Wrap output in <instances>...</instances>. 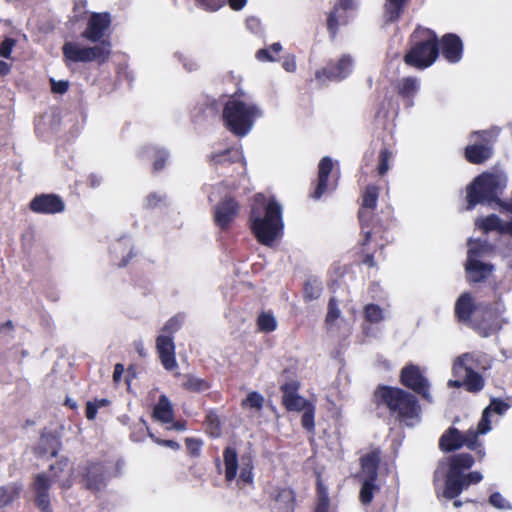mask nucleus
I'll return each mask as SVG.
<instances>
[{"label": "nucleus", "mask_w": 512, "mask_h": 512, "mask_svg": "<svg viewBox=\"0 0 512 512\" xmlns=\"http://www.w3.org/2000/svg\"><path fill=\"white\" fill-rule=\"evenodd\" d=\"M463 489H466L462 474H457L449 471L446 477V486L444 490V497L452 499L457 497Z\"/></svg>", "instance_id": "nucleus-25"}, {"label": "nucleus", "mask_w": 512, "mask_h": 512, "mask_svg": "<svg viewBox=\"0 0 512 512\" xmlns=\"http://www.w3.org/2000/svg\"><path fill=\"white\" fill-rule=\"evenodd\" d=\"M455 311L460 320H468L471 317L476 320L480 308L474 305L470 294L465 293L457 300Z\"/></svg>", "instance_id": "nucleus-22"}, {"label": "nucleus", "mask_w": 512, "mask_h": 512, "mask_svg": "<svg viewBox=\"0 0 512 512\" xmlns=\"http://www.w3.org/2000/svg\"><path fill=\"white\" fill-rule=\"evenodd\" d=\"M409 0H386L384 18L386 22H395L401 16Z\"/></svg>", "instance_id": "nucleus-30"}, {"label": "nucleus", "mask_w": 512, "mask_h": 512, "mask_svg": "<svg viewBox=\"0 0 512 512\" xmlns=\"http://www.w3.org/2000/svg\"><path fill=\"white\" fill-rule=\"evenodd\" d=\"M83 478L88 489L98 491L105 485V475L103 467L99 464H93L83 469Z\"/></svg>", "instance_id": "nucleus-21"}, {"label": "nucleus", "mask_w": 512, "mask_h": 512, "mask_svg": "<svg viewBox=\"0 0 512 512\" xmlns=\"http://www.w3.org/2000/svg\"><path fill=\"white\" fill-rule=\"evenodd\" d=\"M86 0H75L74 1V10L76 13L75 17L77 18L76 20H79L82 18V16L86 13Z\"/></svg>", "instance_id": "nucleus-56"}, {"label": "nucleus", "mask_w": 512, "mask_h": 512, "mask_svg": "<svg viewBox=\"0 0 512 512\" xmlns=\"http://www.w3.org/2000/svg\"><path fill=\"white\" fill-rule=\"evenodd\" d=\"M252 469H253V465H252L251 458L248 456L242 457L239 480L246 484L252 483V481H253Z\"/></svg>", "instance_id": "nucleus-37"}, {"label": "nucleus", "mask_w": 512, "mask_h": 512, "mask_svg": "<svg viewBox=\"0 0 512 512\" xmlns=\"http://www.w3.org/2000/svg\"><path fill=\"white\" fill-rule=\"evenodd\" d=\"M97 410V404L93 402H88L86 405V417L89 420H93L96 417Z\"/></svg>", "instance_id": "nucleus-59"}, {"label": "nucleus", "mask_w": 512, "mask_h": 512, "mask_svg": "<svg viewBox=\"0 0 512 512\" xmlns=\"http://www.w3.org/2000/svg\"><path fill=\"white\" fill-rule=\"evenodd\" d=\"M124 373V366L120 363H117L114 367L113 380L115 382H119Z\"/></svg>", "instance_id": "nucleus-60"}, {"label": "nucleus", "mask_w": 512, "mask_h": 512, "mask_svg": "<svg viewBox=\"0 0 512 512\" xmlns=\"http://www.w3.org/2000/svg\"><path fill=\"white\" fill-rule=\"evenodd\" d=\"M392 156V153L388 151V149H383L380 153V164H379V174L383 175L389 170V160Z\"/></svg>", "instance_id": "nucleus-51"}, {"label": "nucleus", "mask_w": 512, "mask_h": 512, "mask_svg": "<svg viewBox=\"0 0 512 512\" xmlns=\"http://www.w3.org/2000/svg\"><path fill=\"white\" fill-rule=\"evenodd\" d=\"M21 487L13 484L0 489V502L9 504L19 496Z\"/></svg>", "instance_id": "nucleus-38"}, {"label": "nucleus", "mask_w": 512, "mask_h": 512, "mask_svg": "<svg viewBox=\"0 0 512 512\" xmlns=\"http://www.w3.org/2000/svg\"><path fill=\"white\" fill-rule=\"evenodd\" d=\"M488 133H474L473 143L468 145L465 150L466 158L471 163H482L491 156V147L487 140Z\"/></svg>", "instance_id": "nucleus-12"}, {"label": "nucleus", "mask_w": 512, "mask_h": 512, "mask_svg": "<svg viewBox=\"0 0 512 512\" xmlns=\"http://www.w3.org/2000/svg\"><path fill=\"white\" fill-rule=\"evenodd\" d=\"M71 476L72 466L68 460H62L55 465H51L49 475L45 473L36 475L34 481L36 503L42 511L49 512L48 490L51 482H58L62 489L67 490L72 486Z\"/></svg>", "instance_id": "nucleus-4"}, {"label": "nucleus", "mask_w": 512, "mask_h": 512, "mask_svg": "<svg viewBox=\"0 0 512 512\" xmlns=\"http://www.w3.org/2000/svg\"><path fill=\"white\" fill-rule=\"evenodd\" d=\"M510 408V404L501 399L493 398L490 404L484 409L482 418L478 423V433L486 434L491 430V413L503 415Z\"/></svg>", "instance_id": "nucleus-18"}, {"label": "nucleus", "mask_w": 512, "mask_h": 512, "mask_svg": "<svg viewBox=\"0 0 512 512\" xmlns=\"http://www.w3.org/2000/svg\"><path fill=\"white\" fill-rule=\"evenodd\" d=\"M64 61L69 63L78 62H106L111 55V45L109 41H102L99 45L85 46L78 42L68 41L62 47Z\"/></svg>", "instance_id": "nucleus-6"}, {"label": "nucleus", "mask_w": 512, "mask_h": 512, "mask_svg": "<svg viewBox=\"0 0 512 512\" xmlns=\"http://www.w3.org/2000/svg\"><path fill=\"white\" fill-rule=\"evenodd\" d=\"M299 384L296 381H290L281 386L283 393V404L289 411L303 412L312 404L297 393Z\"/></svg>", "instance_id": "nucleus-13"}, {"label": "nucleus", "mask_w": 512, "mask_h": 512, "mask_svg": "<svg viewBox=\"0 0 512 512\" xmlns=\"http://www.w3.org/2000/svg\"><path fill=\"white\" fill-rule=\"evenodd\" d=\"M164 203H165L164 195H160L158 193H151L146 197L144 205L147 208H156V207H160Z\"/></svg>", "instance_id": "nucleus-49"}, {"label": "nucleus", "mask_w": 512, "mask_h": 512, "mask_svg": "<svg viewBox=\"0 0 512 512\" xmlns=\"http://www.w3.org/2000/svg\"><path fill=\"white\" fill-rule=\"evenodd\" d=\"M154 417L163 422L169 423L173 419V409L169 399L165 395H161L158 404L154 408Z\"/></svg>", "instance_id": "nucleus-27"}, {"label": "nucleus", "mask_w": 512, "mask_h": 512, "mask_svg": "<svg viewBox=\"0 0 512 512\" xmlns=\"http://www.w3.org/2000/svg\"><path fill=\"white\" fill-rule=\"evenodd\" d=\"M380 490V485L377 480L371 478L362 479V486L359 493L360 502L363 505H368L372 502L374 495Z\"/></svg>", "instance_id": "nucleus-26"}, {"label": "nucleus", "mask_w": 512, "mask_h": 512, "mask_svg": "<svg viewBox=\"0 0 512 512\" xmlns=\"http://www.w3.org/2000/svg\"><path fill=\"white\" fill-rule=\"evenodd\" d=\"M425 41L415 45L404 57L405 62L413 67L423 69L431 66L438 57L437 36L433 31H427Z\"/></svg>", "instance_id": "nucleus-8"}, {"label": "nucleus", "mask_w": 512, "mask_h": 512, "mask_svg": "<svg viewBox=\"0 0 512 512\" xmlns=\"http://www.w3.org/2000/svg\"><path fill=\"white\" fill-rule=\"evenodd\" d=\"M476 226L482 229L484 232H488L491 230H509L512 232V222L509 224V227L505 228L502 224L500 219L495 215H490L486 218L477 219L476 220Z\"/></svg>", "instance_id": "nucleus-33"}, {"label": "nucleus", "mask_w": 512, "mask_h": 512, "mask_svg": "<svg viewBox=\"0 0 512 512\" xmlns=\"http://www.w3.org/2000/svg\"><path fill=\"white\" fill-rule=\"evenodd\" d=\"M58 440L52 435L43 434L40 439V448L43 454L56 455Z\"/></svg>", "instance_id": "nucleus-36"}, {"label": "nucleus", "mask_w": 512, "mask_h": 512, "mask_svg": "<svg viewBox=\"0 0 512 512\" xmlns=\"http://www.w3.org/2000/svg\"><path fill=\"white\" fill-rule=\"evenodd\" d=\"M340 310L338 308L337 302L335 299H331L328 306V313L326 316V322L328 324L334 323L340 316Z\"/></svg>", "instance_id": "nucleus-50"}, {"label": "nucleus", "mask_w": 512, "mask_h": 512, "mask_svg": "<svg viewBox=\"0 0 512 512\" xmlns=\"http://www.w3.org/2000/svg\"><path fill=\"white\" fill-rule=\"evenodd\" d=\"M238 214V205L233 199H225L215 209V221L221 228H226Z\"/></svg>", "instance_id": "nucleus-19"}, {"label": "nucleus", "mask_w": 512, "mask_h": 512, "mask_svg": "<svg viewBox=\"0 0 512 512\" xmlns=\"http://www.w3.org/2000/svg\"><path fill=\"white\" fill-rule=\"evenodd\" d=\"M68 87H69L68 81H64V80L55 81V80L51 79V89H52V92H54V93L63 94L68 90Z\"/></svg>", "instance_id": "nucleus-55"}, {"label": "nucleus", "mask_w": 512, "mask_h": 512, "mask_svg": "<svg viewBox=\"0 0 512 512\" xmlns=\"http://www.w3.org/2000/svg\"><path fill=\"white\" fill-rule=\"evenodd\" d=\"M478 428L476 430L469 429L462 433L456 428H449L440 438V448L444 451H453L461 447H467L470 450H475L482 458L484 452L481 449V444L478 441Z\"/></svg>", "instance_id": "nucleus-9"}, {"label": "nucleus", "mask_w": 512, "mask_h": 512, "mask_svg": "<svg viewBox=\"0 0 512 512\" xmlns=\"http://www.w3.org/2000/svg\"><path fill=\"white\" fill-rule=\"evenodd\" d=\"M256 57L260 61H275L276 59L271 55L268 49H261L257 52Z\"/></svg>", "instance_id": "nucleus-58"}, {"label": "nucleus", "mask_w": 512, "mask_h": 512, "mask_svg": "<svg viewBox=\"0 0 512 512\" xmlns=\"http://www.w3.org/2000/svg\"><path fill=\"white\" fill-rule=\"evenodd\" d=\"M182 387L190 392L201 393L210 388V384L203 378L193 374H185L182 377Z\"/></svg>", "instance_id": "nucleus-28"}, {"label": "nucleus", "mask_w": 512, "mask_h": 512, "mask_svg": "<svg viewBox=\"0 0 512 512\" xmlns=\"http://www.w3.org/2000/svg\"><path fill=\"white\" fill-rule=\"evenodd\" d=\"M485 314H486V317H487L486 319H487L488 323L480 326L479 330L481 331V333L484 337H487L490 334H492L493 332L499 330L501 328V325L497 320L490 321L493 317V313L490 310H487L485 312Z\"/></svg>", "instance_id": "nucleus-43"}, {"label": "nucleus", "mask_w": 512, "mask_h": 512, "mask_svg": "<svg viewBox=\"0 0 512 512\" xmlns=\"http://www.w3.org/2000/svg\"><path fill=\"white\" fill-rule=\"evenodd\" d=\"M380 461V453L378 450H373L361 458V477L378 479V464Z\"/></svg>", "instance_id": "nucleus-23"}, {"label": "nucleus", "mask_w": 512, "mask_h": 512, "mask_svg": "<svg viewBox=\"0 0 512 512\" xmlns=\"http://www.w3.org/2000/svg\"><path fill=\"white\" fill-rule=\"evenodd\" d=\"M471 244H473L474 247L476 248V251H477L476 259L480 256L490 253V251L492 250V246L490 244H488L486 241H476V240L470 239L468 241V250L470 249Z\"/></svg>", "instance_id": "nucleus-46"}, {"label": "nucleus", "mask_w": 512, "mask_h": 512, "mask_svg": "<svg viewBox=\"0 0 512 512\" xmlns=\"http://www.w3.org/2000/svg\"><path fill=\"white\" fill-rule=\"evenodd\" d=\"M180 326H181V321L177 317H173L165 323L163 330H162L163 334L165 332L172 334V333L176 332L180 328Z\"/></svg>", "instance_id": "nucleus-54"}, {"label": "nucleus", "mask_w": 512, "mask_h": 512, "mask_svg": "<svg viewBox=\"0 0 512 512\" xmlns=\"http://www.w3.org/2000/svg\"><path fill=\"white\" fill-rule=\"evenodd\" d=\"M378 198V189L375 186L367 187L365 194L363 196V207L359 211V217L361 221L366 218H369L370 214L368 210H373L376 207V202Z\"/></svg>", "instance_id": "nucleus-29"}, {"label": "nucleus", "mask_w": 512, "mask_h": 512, "mask_svg": "<svg viewBox=\"0 0 512 512\" xmlns=\"http://www.w3.org/2000/svg\"><path fill=\"white\" fill-rule=\"evenodd\" d=\"M258 327L262 332H272L277 327L275 317L269 312H263L258 317Z\"/></svg>", "instance_id": "nucleus-35"}, {"label": "nucleus", "mask_w": 512, "mask_h": 512, "mask_svg": "<svg viewBox=\"0 0 512 512\" xmlns=\"http://www.w3.org/2000/svg\"><path fill=\"white\" fill-rule=\"evenodd\" d=\"M352 68V58L349 55H343L335 65L329 66L328 69L323 71H318L316 77L321 80L322 75H327V78L339 81L347 77L352 72Z\"/></svg>", "instance_id": "nucleus-17"}, {"label": "nucleus", "mask_w": 512, "mask_h": 512, "mask_svg": "<svg viewBox=\"0 0 512 512\" xmlns=\"http://www.w3.org/2000/svg\"><path fill=\"white\" fill-rule=\"evenodd\" d=\"M15 44L16 41L14 39L6 38L0 45V56L10 58Z\"/></svg>", "instance_id": "nucleus-52"}, {"label": "nucleus", "mask_w": 512, "mask_h": 512, "mask_svg": "<svg viewBox=\"0 0 512 512\" xmlns=\"http://www.w3.org/2000/svg\"><path fill=\"white\" fill-rule=\"evenodd\" d=\"M264 403V397L258 392H251L247 395V397L242 401V407L255 409L257 411L261 410Z\"/></svg>", "instance_id": "nucleus-39"}, {"label": "nucleus", "mask_w": 512, "mask_h": 512, "mask_svg": "<svg viewBox=\"0 0 512 512\" xmlns=\"http://www.w3.org/2000/svg\"><path fill=\"white\" fill-rule=\"evenodd\" d=\"M242 152L238 149H227L222 152L213 153L211 156V161L215 165H225L227 163H234L237 161H242Z\"/></svg>", "instance_id": "nucleus-32"}, {"label": "nucleus", "mask_w": 512, "mask_h": 512, "mask_svg": "<svg viewBox=\"0 0 512 512\" xmlns=\"http://www.w3.org/2000/svg\"><path fill=\"white\" fill-rule=\"evenodd\" d=\"M462 41L455 34H447L441 40L442 54L451 63L460 61L462 57Z\"/></svg>", "instance_id": "nucleus-20"}, {"label": "nucleus", "mask_w": 512, "mask_h": 512, "mask_svg": "<svg viewBox=\"0 0 512 512\" xmlns=\"http://www.w3.org/2000/svg\"><path fill=\"white\" fill-rule=\"evenodd\" d=\"M110 23L111 18L108 13H92L82 37L92 43L99 42L105 35Z\"/></svg>", "instance_id": "nucleus-11"}, {"label": "nucleus", "mask_w": 512, "mask_h": 512, "mask_svg": "<svg viewBox=\"0 0 512 512\" xmlns=\"http://www.w3.org/2000/svg\"><path fill=\"white\" fill-rule=\"evenodd\" d=\"M229 4L232 9L240 10L245 6L246 0H229Z\"/></svg>", "instance_id": "nucleus-63"}, {"label": "nucleus", "mask_w": 512, "mask_h": 512, "mask_svg": "<svg viewBox=\"0 0 512 512\" xmlns=\"http://www.w3.org/2000/svg\"><path fill=\"white\" fill-rule=\"evenodd\" d=\"M261 114V110L255 104L235 97L231 98L223 109L226 127L239 137H243L251 131L255 119Z\"/></svg>", "instance_id": "nucleus-1"}, {"label": "nucleus", "mask_w": 512, "mask_h": 512, "mask_svg": "<svg viewBox=\"0 0 512 512\" xmlns=\"http://www.w3.org/2000/svg\"><path fill=\"white\" fill-rule=\"evenodd\" d=\"M282 208L274 200L265 205V216L261 217L256 207L251 210V226L258 241L263 245H271L282 229Z\"/></svg>", "instance_id": "nucleus-3"}, {"label": "nucleus", "mask_w": 512, "mask_h": 512, "mask_svg": "<svg viewBox=\"0 0 512 512\" xmlns=\"http://www.w3.org/2000/svg\"><path fill=\"white\" fill-rule=\"evenodd\" d=\"M321 284L317 280L307 281L304 286V296L306 299H316L321 294Z\"/></svg>", "instance_id": "nucleus-45"}, {"label": "nucleus", "mask_w": 512, "mask_h": 512, "mask_svg": "<svg viewBox=\"0 0 512 512\" xmlns=\"http://www.w3.org/2000/svg\"><path fill=\"white\" fill-rule=\"evenodd\" d=\"M477 251L473 244H471L468 250L466 271L467 277L472 282H480L486 279L493 270V267L489 264L480 262L476 259Z\"/></svg>", "instance_id": "nucleus-15"}, {"label": "nucleus", "mask_w": 512, "mask_h": 512, "mask_svg": "<svg viewBox=\"0 0 512 512\" xmlns=\"http://www.w3.org/2000/svg\"><path fill=\"white\" fill-rule=\"evenodd\" d=\"M478 368V361L474 354L466 353L459 356L453 364V373L460 380H450L451 386L465 385L469 391H479L483 388L482 377L475 371Z\"/></svg>", "instance_id": "nucleus-7"}, {"label": "nucleus", "mask_w": 512, "mask_h": 512, "mask_svg": "<svg viewBox=\"0 0 512 512\" xmlns=\"http://www.w3.org/2000/svg\"><path fill=\"white\" fill-rule=\"evenodd\" d=\"M314 406H310L308 409L303 411L302 415V426L308 431H312L314 429Z\"/></svg>", "instance_id": "nucleus-47"}, {"label": "nucleus", "mask_w": 512, "mask_h": 512, "mask_svg": "<svg viewBox=\"0 0 512 512\" xmlns=\"http://www.w3.org/2000/svg\"><path fill=\"white\" fill-rule=\"evenodd\" d=\"M155 152V161H154V169L160 170L164 166V161L167 157L166 153L164 151H154Z\"/></svg>", "instance_id": "nucleus-57"}, {"label": "nucleus", "mask_w": 512, "mask_h": 512, "mask_svg": "<svg viewBox=\"0 0 512 512\" xmlns=\"http://www.w3.org/2000/svg\"><path fill=\"white\" fill-rule=\"evenodd\" d=\"M224 464H225V477L228 481H232L236 475L238 470V459L236 451L228 447L224 451Z\"/></svg>", "instance_id": "nucleus-31"}, {"label": "nucleus", "mask_w": 512, "mask_h": 512, "mask_svg": "<svg viewBox=\"0 0 512 512\" xmlns=\"http://www.w3.org/2000/svg\"><path fill=\"white\" fill-rule=\"evenodd\" d=\"M462 478H463L465 487L468 488L471 484L479 483L483 479V476L480 472L473 471L466 475H462Z\"/></svg>", "instance_id": "nucleus-53"}, {"label": "nucleus", "mask_w": 512, "mask_h": 512, "mask_svg": "<svg viewBox=\"0 0 512 512\" xmlns=\"http://www.w3.org/2000/svg\"><path fill=\"white\" fill-rule=\"evenodd\" d=\"M401 381L408 388L421 394L425 398H429L428 381L418 366L410 364L404 367L401 371Z\"/></svg>", "instance_id": "nucleus-10"}, {"label": "nucleus", "mask_w": 512, "mask_h": 512, "mask_svg": "<svg viewBox=\"0 0 512 512\" xmlns=\"http://www.w3.org/2000/svg\"><path fill=\"white\" fill-rule=\"evenodd\" d=\"M333 168L332 160L329 157H324L319 163L318 185L313 194L315 199H319L322 194L327 190V179Z\"/></svg>", "instance_id": "nucleus-24"}, {"label": "nucleus", "mask_w": 512, "mask_h": 512, "mask_svg": "<svg viewBox=\"0 0 512 512\" xmlns=\"http://www.w3.org/2000/svg\"><path fill=\"white\" fill-rule=\"evenodd\" d=\"M337 10H335L334 12H332L329 17H328V20H327V23H328V28L329 30H334L337 26Z\"/></svg>", "instance_id": "nucleus-61"}, {"label": "nucleus", "mask_w": 512, "mask_h": 512, "mask_svg": "<svg viewBox=\"0 0 512 512\" xmlns=\"http://www.w3.org/2000/svg\"><path fill=\"white\" fill-rule=\"evenodd\" d=\"M329 510V498L327 489L318 482V503L315 512H328Z\"/></svg>", "instance_id": "nucleus-41"}, {"label": "nucleus", "mask_w": 512, "mask_h": 512, "mask_svg": "<svg viewBox=\"0 0 512 512\" xmlns=\"http://www.w3.org/2000/svg\"><path fill=\"white\" fill-rule=\"evenodd\" d=\"M377 397L408 426L420 421V406L412 394L399 389L385 387L377 392Z\"/></svg>", "instance_id": "nucleus-2"}, {"label": "nucleus", "mask_w": 512, "mask_h": 512, "mask_svg": "<svg viewBox=\"0 0 512 512\" xmlns=\"http://www.w3.org/2000/svg\"><path fill=\"white\" fill-rule=\"evenodd\" d=\"M283 67L288 72H293L296 69V62L294 57L288 58L283 62Z\"/></svg>", "instance_id": "nucleus-62"}, {"label": "nucleus", "mask_w": 512, "mask_h": 512, "mask_svg": "<svg viewBox=\"0 0 512 512\" xmlns=\"http://www.w3.org/2000/svg\"><path fill=\"white\" fill-rule=\"evenodd\" d=\"M365 318L371 323H378L384 319L383 310L374 304H368L364 309Z\"/></svg>", "instance_id": "nucleus-40"}, {"label": "nucleus", "mask_w": 512, "mask_h": 512, "mask_svg": "<svg viewBox=\"0 0 512 512\" xmlns=\"http://www.w3.org/2000/svg\"><path fill=\"white\" fill-rule=\"evenodd\" d=\"M30 209L39 214H56L64 211L65 204L55 194H42L36 196L29 205Z\"/></svg>", "instance_id": "nucleus-14"}, {"label": "nucleus", "mask_w": 512, "mask_h": 512, "mask_svg": "<svg viewBox=\"0 0 512 512\" xmlns=\"http://www.w3.org/2000/svg\"><path fill=\"white\" fill-rule=\"evenodd\" d=\"M293 500L294 495L290 489H282L276 497V501L280 504L281 508L287 511L292 509Z\"/></svg>", "instance_id": "nucleus-42"}, {"label": "nucleus", "mask_w": 512, "mask_h": 512, "mask_svg": "<svg viewBox=\"0 0 512 512\" xmlns=\"http://www.w3.org/2000/svg\"><path fill=\"white\" fill-rule=\"evenodd\" d=\"M489 502L497 509L506 510L511 508L508 501L500 493H493L490 496Z\"/></svg>", "instance_id": "nucleus-48"}, {"label": "nucleus", "mask_w": 512, "mask_h": 512, "mask_svg": "<svg viewBox=\"0 0 512 512\" xmlns=\"http://www.w3.org/2000/svg\"><path fill=\"white\" fill-rule=\"evenodd\" d=\"M506 186V177L502 174H482L468 187V209L476 204L491 202Z\"/></svg>", "instance_id": "nucleus-5"}, {"label": "nucleus", "mask_w": 512, "mask_h": 512, "mask_svg": "<svg viewBox=\"0 0 512 512\" xmlns=\"http://www.w3.org/2000/svg\"><path fill=\"white\" fill-rule=\"evenodd\" d=\"M134 346H135V349L137 351V353L141 356V357H144L146 356V350H145V347H144V343L142 340H138L134 343Z\"/></svg>", "instance_id": "nucleus-64"}, {"label": "nucleus", "mask_w": 512, "mask_h": 512, "mask_svg": "<svg viewBox=\"0 0 512 512\" xmlns=\"http://www.w3.org/2000/svg\"><path fill=\"white\" fill-rule=\"evenodd\" d=\"M156 348L161 363L166 370H174L178 367V363L175 358V346L170 335H159L156 340Z\"/></svg>", "instance_id": "nucleus-16"}, {"label": "nucleus", "mask_w": 512, "mask_h": 512, "mask_svg": "<svg viewBox=\"0 0 512 512\" xmlns=\"http://www.w3.org/2000/svg\"><path fill=\"white\" fill-rule=\"evenodd\" d=\"M474 463L473 457L468 453H461L451 458L449 471L461 474V470L469 469Z\"/></svg>", "instance_id": "nucleus-34"}, {"label": "nucleus", "mask_w": 512, "mask_h": 512, "mask_svg": "<svg viewBox=\"0 0 512 512\" xmlns=\"http://www.w3.org/2000/svg\"><path fill=\"white\" fill-rule=\"evenodd\" d=\"M419 83L415 78H405L401 82L400 92L406 97H412L418 90Z\"/></svg>", "instance_id": "nucleus-44"}]
</instances>
